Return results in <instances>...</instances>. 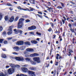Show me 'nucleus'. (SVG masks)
<instances>
[{
  "instance_id": "obj_27",
  "label": "nucleus",
  "mask_w": 76,
  "mask_h": 76,
  "mask_svg": "<svg viewBox=\"0 0 76 76\" xmlns=\"http://www.w3.org/2000/svg\"><path fill=\"white\" fill-rule=\"evenodd\" d=\"M7 34L8 35H10L12 34V33L11 31H8L7 32Z\"/></svg>"
},
{
  "instance_id": "obj_51",
  "label": "nucleus",
  "mask_w": 76,
  "mask_h": 76,
  "mask_svg": "<svg viewBox=\"0 0 76 76\" xmlns=\"http://www.w3.org/2000/svg\"><path fill=\"white\" fill-rule=\"evenodd\" d=\"M68 55L69 56H70L71 55V53L70 52H69V53L68 54Z\"/></svg>"
},
{
  "instance_id": "obj_32",
  "label": "nucleus",
  "mask_w": 76,
  "mask_h": 76,
  "mask_svg": "<svg viewBox=\"0 0 76 76\" xmlns=\"http://www.w3.org/2000/svg\"><path fill=\"white\" fill-rule=\"evenodd\" d=\"M68 26H69V27L70 28H72V24H71L69 23L68 24Z\"/></svg>"
},
{
  "instance_id": "obj_33",
  "label": "nucleus",
  "mask_w": 76,
  "mask_h": 76,
  "mask_svg": "<svg viewBox=\"0 0 76 76\" xmlns=\"http://www.w3.org/2000/svg\"><path fill=\"white\" fill-rule=\"evenodd\" d=\"M4 44H7V41L5 40L4 41Z\"/></svg>"
},
{
  "instance_id": "obj_54",
  "label": "nucleus",
  "mask_w": 76,
  "mask_h": 76,
  "mask_svg": "<svg viewBox=\"0 0 76 76\" xmlns=\"http://www.w3.org/2000/svg\"><path fill=\"white\" fill-rule=\"evenodd\" d=\"M63 18L64 19V20H66V18H65V17L63 16Z\"/></svg>"
},
{
  "instance_id": "obj_4",
  "label": "nucleus",
  "mask_w": 76,
  "mask_h": 76,
  "mask_svg": "<svg viewBox=\"0 0 76 76\" xmlns=\"http://www.w3.org/2000/svg\"><path fill=\"white\" fill-rule=\"evenodd\" d=\"M16 59L18 61H23L24 58L22 57H16Z\"/></svg>"
},
{
  "instance_id": "obj_49",
  "label": "nucleus",
  "mask_w": 76,
  "mask_h": 76,
  "mask_svg": "<svg viewBox=\"0 0 76 76\" xmlns=\"http://www.w3.org/2000/svg\"><path fill=\"white\" fill-rule=\"evenodd\" d=\"M29 69L31 70H33V67H30L29 68Z\"/></svg>"
},
{
  "instance_id": "obj_17",
  "label": "nucleus",
  "mask_w": 76,
  "mask_h": 76,
  "mask_svg": "<svg viewBox=\"0 0 76 76\" xmlns=\"http://www.w3.org/2000/svg\"><path fill=\"white\" fill-rule=\"evenodd\" d=\"M29 8L30 9V11H31V12H32L34 11V10H35L34 9L31 7H30Z\"/></svg>"
},
{
  "instance_id": "obj_24",
  "label": "nucleus",
  "mask_w": 76,
  "mask_h": 76,
  "mask_svg": "<svg viewBox=\"0 0 76 76\" xmlns=\"http://www.w3.org/2000/svg\"><path fill=\"white\" fill-rule=\"evenodd\" d=\"M37 16H38L39 18H42V16L41 15H39V14H37Z\"/></svg>"
},
{
  "instance_id": "obj_7",
  "label": "nucleus",
  "mask_w": 76,
  "mask_h": 76,
  "mask_svg": "<svg viewBox=\"0 0 76 76\" xmlns=\"http://www.w3.org/2000/svg\"><path fill=\"white\" fill-rule=\"evenodd\" d=\"M21 69L23 72L26 73V72H28V69L26 68L25 67H23L21 68Z\"/></svg>"
},
{
  "instance_id": "obj_35",
  "label": "nucleus",
  "mask_w": 76,
  "mask_h": 76,
  "mask_svg": "<svg viewBox=\"0 0 76 76\" xmlns=\"http://www.w3.org/2000/svg\"><path fill=\"white\" fill-rule=\"evenodd\" d=\"M23 32L22 31L20 30H19V32H20V34H22Z\"/></svg>"
},
{
  "instance_id": "obj_61",
  "label": "nucleus",
  "mask_w": 76,
  "mask_h": 76,
  "mask_svg": "<svg viewBox=\"0 0 76 76\" xmlns=\"http://www.w3.org/2000/svg\"><path fill=\"white\" fill-rule=\"evenodd\" d=\"M25 18H28V16L27 15H24Z\"/></svg>"
},
{
  "instance_id": "obj_56",
  "label": "nucleus",
  "mask_w": 76,
  "mask_h": 76,
  "mask_svg": "<svg viewBox=\"0 0 76 76\" xmlns=\"http://www.w3.org/2000/svg\"><path fill=\"white\" fill-rule=\"evenodd\" d=\"M51 30H52V29L51 28H49L48 30V31H49V32H50V31H51Z\"/></svg>"
},
{
  "instance_id": "obj_8",
  "label": "nucleus",
  "mask_w": 76,
  "mask_h": 76,
  "mask_svg": "<svg viewBox=\"0 0 76 76\" xmlns=\"http://www.w3.org/2000/svg\"><path fill=\"white\" fill-rule=\"evenodd\" d=\"M39 56V54L36 53H34L30 55V57H35V56L37 57V56Z\"/></svg>"
},
{
  "instance_id": "obj_23",
  "label": "nucleus",
  "mask_w": 76,
  "mask_h": 76,
  "mask_svg": "<svg viewBox=\"0 0 76 76\" xmlns=\"http://www.w3.org/2000/svg\"><path fill=\"white\" fill-rule=\"evenodd\" d=\"M60 56V55L58 54H57L56 55V59L57 60H58V56Z\"/></svg>"
},
{
  "instance_id": "obj_31",
  "label": "nucleus",
  "mask_w": 76,
  "mask_h": 76,
  "mask_svg": "<svg viewBox=\"0 0 76 76\" xmlns=\"http://www.w3.org/2000/svg\"><path fill=\"white\" fill-rule=\"evenodd\" d=\"M60 3L61 5V6L64 7V4L62 2H60Z\"/></svg>"
},
{
  "instance_id": "obj_13",
  "label": "nucleus",
  "mask_w": 76,
  "mask_h": 76,
  "mask_svg": "<svg viewBox=\"0 0 76 76\" xmlns=\"http://www.w3.org/2000/svg\"><path fill=\"white\" fill-rule=\"evenodd\" d=\"M24 43L26 45H31V44H30V42H25Z\"/></svg>"
},
{
  "instance_id": "obj_10",
  "label": "nucleus",
  "mask_w": 76,
  "mask_h": 76,
  "mask_svg": "<svg viewBox=\"0 0 76 76\" xmlns=\"http://www.w3.org/2000/svg\"><path fill=\"white\" fill-rule=\"evenodd\" d=\"M13 49L15 50V51H19V48L18 46H15L13 48Z\"/></svg>"
},
{
  "instance_id": "obj_9",
  "label": "nucleus",
  "mask_w": 76,
  "mask_h": 76,
  "mask_svg": "<svg viewBox=\"0 0 76 76\" xmlns=\"http://www.w3.org/2000/svg\"><path fill=\"white\" fill-rule=\"evenodd\" d=\"M27 51H29V52H34V49H33L28 48L26 49Z\"/></svg>"
},
{
  "instance_id": "obj_6",
  "label": "nucleus",
  "mask_w": 76,
  "mask_h": 76,
  "mask_svg": "<svg viewBox=\"0 0 76 76\" xmlns=\"http://www.w3.org/2000/svg\"><path fill=\"white\" fill-rule=\"evenodd\" d=\"M17 45H23V41H18L16 43Z\"/></svg>"
},
{
  "instance_id": "obj_29",
  "label": "nucleus",
  "mask_w": 76,
  "mask_h": 76,
  "mask_svg": "<svg viewBox=\"0 0 76 76\" xmlns=\"http://www.w3.org/2000/svg\"><path fill=\"white\" fill-rule=\"evenodd\" d=\"M15 33V34H18L19 33V30H17Z\"/></svg>"
},
{
  "instance_id": "obj_53",
  "label": "nucleus",
  "mask_w": 76,
  "mask_h": 76,
  "mask_svg": "<svg viewBox=\"0 0 76 76\" xmlns=\"http://www.w3.org/2000/svg\"><path fill=\"white\" fill-rule=\"evenodd\" d=\"M16 41V39H14L12 40V42H15V41Z\"/></svg>"
},
{
  "instance_id": "obj_41",
  "label": "nucleus",
  "mask_w": 76,
  "mask_h": 76,
  "mask_svg": "<svg viewBox=\"0 0 76 76\" xmlns=\"http://www.w3.org/2000/svg\"><path fill=\"white\" fill-rule=\"evenodd\" d=\"M18 19H19V17H17L15 19V21H17V20H18Z\"/></svg>"
},
{
  "instance_id": "obj_50",
  "label": "nucleus",
  "mask_w": 76,
  "mask_h": 76,
  "mask_svg": "<svg viewBox=\"0 0 76 76\" xmlns=\"http://www.w3.org/2000/svg\"><path fill=\"white\" fill-rule=\"evenodd\" d=\"M9 9L10 10H13V8L12 7H10Z\"/></svg>"
},
{
  "instance_id": "obj_48",
  "label": "nucleus",
  "mask_w": 76,
  "mask_h": 76,
  "mask_svg": "<svg viewBox=\"0 0 76 76\" xmlns=\"http://www.w3.org/2000/svg\"><path fill=\"white\" fill-rule=\"evenodd\" d=\"M37 12L39 14H40V15H42V12H39V11H38Z\"/></svg>"
},
{
  "instance_id": "obj_20",
  "label": "nucleus",
  "mask_w": 76,
  "mask_h": 76,
  "mask_svg": "<svg viewBox=\"0 0 76 76\" xmlns=\"http://www.w3.org/2000/svg\"><path fill=\"white\" fill-rule=\"evenodd\" d=\"M12 28H13V26H10L9 27V31H12Z\"/></svg>"
},
{
  "instance_id": "obj_18",
  "label": "nucleus",
  "mask_w": 76,
  "mask_h": 76,
  "mask_svg": "<svg viewBox=\"0 0 76 76\" xmlns=\"http://www.w3.org/2000/svg\"><path fill=\"white\" fill-rule=\"evenodd\" d=\"M1 57H2V58H6V55H4V54H2L1 55Z\"/></svg>"
},
{
  "instance_id": "obj_22",
  "label": "nucleus",
  "mask_w": 76,
  "mask_h": 76,
  "mask_svg": "<svg viewBox=\"0 0 76 76\" xmlns=\"http://www.w3.org/2000/svg\"><path fill=\"white\" fill-rule=\"evenodd\" d=\"M25 60L26 61H31V59L28 58H26L25 59Z\"/></svg>"
},
{
  "instance_id": "obj_5",
  "label": "nucleus",
  "mask_w": 76,
  "mask_h": 76,
  "mask_svg": "<svg viewBox=\"0 0 76 76\" xmlns=\"http://www.w3.org/2000/svg\"><path fill=\"white\" fill-rule=\"evenodd\" d=\"M37 28L36 26H32L30 27H28V30H34L36 29Z\"/></svg>"
},
{
  "instance_id": "obj_37",
  "label": "nucleus",
  "mask_w": 76,
  "mask_h": 76,
  "mask_svg": "<svg viewBox=\"0 0 76 76\" xmlns=\"http://www.w3.org/2000/svg\"><path fill=\"white\" fill-rule=\"evenodd\" d=\"M29 34H31V35H34V32H30L29 33Z\"/></svg>"
},
{
  "instance_id": "obj_1",
  "label": "nucleus",
  "mask_w": 76,
  "mask_h": 76,
  "mask_svg": "<svg viewBox=\"0 0 76 76\" xmlns=\"http://www.w3.org/2000/svg\"><path fill=\"white\" fill-rule=\"evenodd\" d=\"M9 65L12 68H10L8 69V73H9L10 75H11V74H12V73L15 72V65L12 64H10Z\"/></svg>"
},
{
  "instance_id": "obj_64",
  "label": "nucleus",
  "mask_w": 76,
  "mask_h": 76,
  "mask_svg": "<svg viewBox=\"0 0 76 76\" xmlns=\"http://www.w3.org/2000/svg\"><path fill=\"white\" fill-rule=\"evenodd\" d=\"M26 10H28V11H29V12H30V10H29L28 8H26Z\"/></svg>"
},
{
  "instance_id": "obj_21",
  "label": "nucleus",
  "mask_w": 76,
  "mask_h": 76,
  "mask_svg": "<svg viewBox=\"0 0 76 76\" xmlns=\"http://www.w3.org/2000/svg\"><path fill=\"white\" fill-rule=\"evenodd\" d=\"M20 49L21 50H25V47L23 46L20 48Z\"/></svg>"
},
{
  "instance_id": "obj_59",
  "label": "nucleus",
  "mask_w": 76,
  "mask_h": 76,
  "mask_svg": "<svg viewBox=\"0 0 76 76\" xmlns=\"http://www.w3.org/2000/svg\"><path fill=\"white\" fill-rule=\"evenodd\" d=\"M58 62H56V63L55 64V65L56 66H58Z\"/></svg>"
},
{
  "instance_id": "obj_25",
  "label": "nucleus",
  "mask_w": 76,
  "mask_h": 76,
  "mask_svg": "<svg viewBox=\"0 0 76 76\" xmlns=\"http://www.w3.org/2000/svg\"><path fill=\"white\" fill-rule=\"evenodd\" d=\"M36 34H37V35H39V36H40V35H41V33H40L38 32H36Z\"/></svg>"
},
{
  "instance_id": "obj_12",
  "label": "nucleus",
  "mask_w": 76,
  "mask_h": 76,
  "mask_svg": "<svg viewBox=\"0 0 76 76\" xmlns=\"http://www.w3.org/2000/svg\"><path fill=\"white\" fill-rule=\"evenodd\" d=\"M31 42L32 44H37L38 43V42L35 40L31 41Z\"/></svg>"
},
{
  "instance_id": "obj_45",
  "label": "nucleus",
  "mask_w": 76,
  "mask_h": 76,
  "mask_svg": "<svg viewBox=\"0 0 76 76\" xmlns=\"http://www.w3.org/2000/svg\"><path fill=\"white\" fill-rule=\"evenodd\" d=\"M16 66L17 67L18 69H19V68H20V66H19V65L17 64L16 65Z\"/></svg>"
},
{
  "instance_id": "obj_11",
  "label": "nucleus",
  "mask_w": 76,
  "mask_h": 76,
  "mask_svg": "<svg viewBox=\"0 0 76 76\" xmlns=\"http://www.w3.org/2000/svg\"><path fill=\"white\" fill-rule=\"evenodd\" d=\"M14 16H12L11 17V18H10V20H9L10 22H12L13 20H14Z\"/></svg>"
},
{
  "instance_id": "obj_36",
  "label": "nucleus",
  "mask_w": 76,
  "mask_h": 76,
  "mask_svg": "<svg viewBox=\"0 0 76 76\" xmlns=\"http://www.w3.org/2000/svg\"><path fill=\"white\" fill-rule=\"evenodd\" d=\"M4 19L5 20H7V19H8V17H7V16H6L5 18Z\"/></svg>"
},
{
  "instance_id": "obj_34",
  "label": "nucleus",
  "mask_w": 76,
  "mask_h": 76,
  "mask_svg": "<svg viewBox=\"0 0 76 76\" xmlns=\"http://www.w3.org/2000/svg\"><path fill=\"white\" fill-rule=\"evenodd\" d=\"M6 34V31H4L2 33V35H5Z\"/></svg>"
},
{
  "instance_id": "obj_42",
  "label": "nucleus",
  "mask_w": 76,
  "mask_h": 76,
  "mask_svg": "<svg viewBox=\"0 0 76 76\" xmlns=\"http://www.w3.org/2000/svg\"><path fill=\"white\" fill-rule=\"evenodd\" d=\"M37 70V67H33V70Z\"/></svg>"
},
{
  "instance_id": "obj_52",
  "label": "nucleus",
  "mask_w": 76,
  "mask_h": 76,
  "mask_svg": "<svg viewBox=\"0 0 76 76\" xmlns=\"http://www.w3.org/2000/svg\"><path fill=\"white\" fill-rule=\"evenodd\" d=\"M24 54H28V52L27 51H26L24 52Z\"/></svg>"
},
{
  "instance_id": "obj_60",
  "label": "nucleus",
  "mask_w": 76,
  "mask_h": 76,
  "mask_svg": "<svg viewBox=\"0 0 76 76\" xmlns=\"http://www.w3.org/2000/svg\"><path fill=\"white\" fill-rule=\"evenodd\" d=\"M22 10H24L25 11H27V10L26 9H23V8H22Z\"/></svg>"
},
{
  "instance_id": "obj_28",
  "label": "nucleus",
  "mask_w": 76,
  "mask_h": 76,
  "mask_svg": "<svg viewBox=\"0 0 76 76\" xmlns=\"http://www.w3.org/2000/svg\"><path fill=\"white\" fill-rule=\"evenodd\" d=\"M4 41V39H0V43H2L3 42V41Z\"/></svg>"
},
{
  "instance_id": "obj_15",
  "label": "nucleus",
  "mask_w": 76,
  "mask_h": 76,
  "mask_svg": "<svg viewBox=\"0 0 76 76\" xmlns=\"http://www.w3.org/2000/svg\"><path fill=\"white\" fill-rule=\"evenodd\" d=\"M0 76H8L7 75H4V74L3 72H1L0 74Z\"/></svg>"
},
{
  "instance_id": "obj_39",
  "label": "nucleus",
  "mask_w": 76,
  "mask_h": 76,
  "mask_svg": "<svg viewBox=\"0 0 76 76\" xmlns=\"http://www.w3.org/2000/svg\"><path fill=\"white\" fill-rule=\"evenodd\" d=\"M2 30H3V27L2 26H0V31H2Z\"/></svg>"
},
{
  "instance_id": "obj_16",
  "label": "nucleus",
  "mask_w": 76,
  "mask_h": 76,
  "mask_svg": "<svg viewBox=\"0 0 76 76\" xmlns=\"http://www.w3.org/2000/svg\"><path fill=\"white\" fill-rule=\"evenodd\" d=\"M30 62L32 64H33V65H35V64H36V62L35 61H33L31 60H30Z\"/></svg>"
},
{
  "instance_id": "obj_62",
  "label": "nucleus",
  "mask_w": 76,
  "mask_h": 76,
  "mask_svg": "<svg viewBox=\"0 0 76 76\" xmlns=\"http://www.w3.org/2000/svg\"><path fill=\"white\" fill-rule=\"evenodd\" d=\"M69 52H70V53H72L73 52V51H72V50H69Z\"/></svg>"
},
{
  "instance_id": "obj_19",
  "label": "nucleus",
  "mask_w": 76,
  "mask_h": 76,
  "mask_svg": "<svg viewBox=\"0 0 76 76\" xmlns=\"http://www.w3.org/2000/svg\"><path fill=\"white\" fill-rule=\"evenodd\" d=\"M3 15L2 13H0V20H1V19H2V18H3Z\"/></svg>"
},
{
  "instance_id": "obj_63",
  "label": "nucleus",
  "mask_w": 76,
  "mask_h": 76,
  "mask_svg": "<svg viewBox=\"0 0 76 76\" xmlns=\"http://www.w3.org/2000/svg\"><path fill=\"white\" fill-rule=\"evenodd\" d=\"M6 69H7V68H9V66H6Z\"/></svg>"
},
{
  "instance_id": "obj_57",
  "label": "nucleus",
  "mask_w": 76,
  "mask_h": 76,
  "mask_svg": "<svg viewBox=\"0 0 76 76\" xmlns=\"http://www.w3.org/2000/svg\"><path fill=\"white\" fill-rule=\"evenodd\" d=\"M53 37H54L53 38V39H54L56 38V35H54L53 36Z\"/></svg>"
},
{
  "instance_id": "obj_58",
  "label": "nucleus",
  "mask_w": 76,
  "mask_h": 76,
  "mask_svg": "<svg viewBox=\"0 0 76 76\" xmlns=\"http://www.w3.org/2000/svg\"><path fill=\"white\" fill-rule=\"evenodd\" d=\"M71 3H72V4H75V2H74L72 1H71Z\"/></svg>"
},
{
  "instance_id": "obj_38",
  "label": "nucleus",
  "mask_w": 76,
  "mask_h": 76,
  "mask_svg": "<svg viewBox=\"0 0 76 76\" xmlns=\"http://www.w3.org/2000/svg\"><path fill=\"white\" fill-rule=\"evenodd\" d=\"M25 21H26V22L27 23H28V22H30V20L29 19L26 20H25Z\"/></svg>"
},
{
  "instance_id": "obj_46",
  "label": "nucleus",
  "mask_w": 76,
  "mask_h": 76,
  "mask_svg": "<svg viewBox=\"0 0 76 76\" xmlns=\"http://www.w3.org/2000/svg\"><path fill=\"white\" fill-rule=\"evenodd\" d=\"M12 54H14L15 55H18V53H16V52H14L12 53Z\"/></svg>"
},
{
  "instance_id": "obj_14",
  "label": "nucleus",
  "mask_w": 76,
  "mask_h": 76,
  "mask_svg": "<svg viewBox=\"0 0 76 76\" xmlns=\"http://www.w3.org/2000/svg\"><path fill=\"white\" fill-rule=\"evenodd\" d=\"M16 76H27V75H25L23 74H20L19 75L18 74Z\"/></svg>"
},
{
  "instance_id": "obj_30",
  "label": "nucleus",
  "mask_w": 76,
  "mask_h": 76,
  "mask_svg": "<svg viewBox=\"0 0 76 76\" xmlns=\"http://www.w3.org/2000/svg\"><path fill=\"white\" fill-rule=\"evenodd\" d=\"M70 30L72 32H75V30H74V29H73L71 28L70 29Z\"/></svg>"
},
{
  "instance_id": "obj_26",
  "label": "nucleus",
  "mask_w": 76,
  "mask_h": 76,
  "mask_svg": "<svg viewBox=\"0 0 76 76\" xmlns=\"http://www.w3.org/2000/svg\"><path fill=\"white\" fill-rule=\"evenodd\" d=\"M50 24L51 25L52 27H54V23H50Z\"/></svg>"
},
{
  "instance_id": "obj_43",
  "label": "nucleus",
  "mask_w": 76,
  "mask_h": 76,
  "mask_svg": "<svg viewBox=\"0 0 76 76\" xmlns=\"http://www.w3.org/2000/svg\"><path fill=\"white\" fill-rule=\"evenodd\" d=\"M17 8L18 9H20V10H22V8H21V7L20 6L18 7H17Z\"/></svg>"
},
{
  "instance_id": "obj_2",
  "label": "nucleus",
  "mask_w": 76,
  "mask_h": 76,
  "mask_svg": "<svg viewBox=\"0 0 76 76\" xmlns=\"http://www.w3.org/2000/svg\"><path fill=\"white\" fill-rule=\"evenodd\" d=\"M25 20L24 18H21L19 20V22L18 23V28H22L23 25V21Z\"/></svg>"
},
{
  "instance_id": "obj_3",
  "label": "nucleus",
  "mask_w": 76,
  "mask_h": 76,
  "mask_svg": "<svg viewBox=\"0 0 76 76\" xmlns=\"http://www.w3.org/2000/svg\"><path fill=\"white\" fill-rule=\"evenodd\" d=\"M33 60L35 61H36L38 63H39L41 62L40 59L38 57H35L33 58Z\"/></svg>"
},
{
  "instance_id": "obj_55",
  "label": "nucleus",
  "mask_w": 76,
  "mask_h": 76,
  "mask_svg": "<svg viewBox=\"0 0 76 76\" xmlns=\"http://www.w3.org/2000/svg\"><path fill=\"white\" fill-rule=\"evenodd\" d=\"M58 9H62V7H60V6H58Z\"/></svg>"
},
{
  "instance_id": "obj_44",
  "label": "nucleus",
  "mask_w": 76,
  "mask_h": 76,
  "mask_svg": "<svg viewBox=\"0 0 76 76\" xmlns=\"http://www.w3.org/2000/svg\"><path fill=\"white\" fill-rule=\"evenodd\" d=\"M12 37H8L7 38V39L8 40H10L11 39H12Z\"/></svg>"
},
{
  "instance_id": "obj_47",
  "label": "nucleus",
  "mask_w": 76,
  "mask_h": 76,
  "mask_svg": "<svg viewBox=\"0 0 76 76\" xmlns=\"http://www.w3.org/2000/svg\"><path fill=\"white\" fill-rule=\"evenodd\" d=\"M65 20H63V19H62V22H63V24H64L65 23V21H64Z\"/></svg>"
},
{
  "instance_id": "obj_40",
  "label": "nucleus",
  "mask_w": 76,
  "mask_h": 76,
  "mask_svg": "<svg viewBox=\"0 0 76 76\" xmlns=\"http://www.w3.org/2000/svg\"><path fill=\"white\" fill-rule=\"evenodd\" d=\"M7 6H12V4L8 3L7 4Z\"/></svg>"
}]
</instances>
